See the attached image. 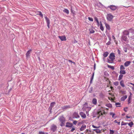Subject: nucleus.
<instances>
[{
	"mask_svg": "<svg viewBox=\"0 0 134 134\" xmlns=\"http://www.w3.org/2000/svg\"><path fill=\"white\" fill-rule=\"evenodd\" d=\"M131 62L130 61H127L124 63V65L126 67L130 65Z\"/></svg>",
	"mask_w": 134,
	"mask_h": 134,
	"instance_id": "obj_14",
	"label": "nucleus"
},
{
	"mask_svg": "<svg viewBox=\"0 0 134 134\" xmlns=\"http://www.w3.org/2000/svg\"><path fill=\"white\" fill-rule=\"evenodd\" d=\"M110 115H112V117L113 118L114 117V115H115V114L111 112L110 113Z\"/></svg>",
	"mask_w": 134,
	"mask_h": 134,
	"instance_id": "obj_43",
	"label": "nucleus"
},
{
	"mask_svg": "<svg viewBox=\"0 0 134 134\" xmlns=\"http://www.w3.org/2000/svg\"><path fill=\"white\" fill-rule=\"evenodd\" d=\"M127 123H128L125 122H124L123 121H122L121 122V125H125L127 124Z\"/></svg>",
	"mask_w": 134,
	"mask_h": 134,
	"instance_id": "obj_38",
	"label": "nucleus"
},
{
	"mask_svg": "<svg viewBox=\"0 0 134 134\" xmlns=\"http://www.w3.org/2000/svg\"><path fill=\"white\" fill-rule=\"evenodd\" d=\"M127 108H124V111L126 112L127 111Z\"/></svg>",
	"mask_w": 134,
	"mask_h": 134,
	"instance_id": "obj_53",
	"label": "nucleus"
},
{
	"mask_svg": "<svg viewBox=\"0 0 134 134\" xmlns=\"http://www.w3.org/2000/svg\"><path fill=\"white\" fill-rule=\"evenodd\" d=\"M115 56L113 53H111L108 58L107 62L109 63H112L115 59Z\"/></svg>",
	"mask_w": 134,
	"mask_h": 134,
	"instance_id": "obj_1",
	"label": "nucleus"
},
{
	"mask_svg": "<svg viewBox=\"0 0 134 134\" xmlns=\"http://www.w3.org/2000/svg\"><path fill=\"white\" fill-rule=\"evenodd\" d=\"M128 102L129 103H130V102H131L130 100H128Z\"/></svg>",
	"mask_w": 134,
	"mask_h": 134,
	"instance_id": "obj_61",
	"label": "nucleus"
},
{
	"mask_svg": "<svg viewBox=\"0 0 134 134\" xmlns=\"http://www.w3.org/2000/svg\"><path fill=\"white\" fill-rule=\"evenodd\" d=\"M58 37L62 41H65L66 40V39L65 36L64 35L62 36H59Z\"/></svg>",
	"mask_w": 134,
	"mask_h": 134,
	"instance_id": "obj_7",
	"label": "nucleus"
},
{
	"mask_svg": "<svg viewBox=\"0 0 134 134\" xmlns=\"http://www.w3.org/2000/svg\"><path fill=\"white\" fill-rule=\"evenodd\" d=\"M134 30L133 29L131 28V29H129V31L130 32H132L134 31Z\"/></svg>",
	"mask_w": 134,
	"mask_h": 134,
	"instance_id": "obj_47",
	"label": "nucleus"
},
{
	"mask_svg": "<svg viewBox=\"0 0 134 134\" xmlns=\"http://www.w3.org/2000/svg\"><path fill=\"white\" fill-rule=\"evenodd\" d=\"M88 131V129H86L85 131V132L86 133H87Z\"/></svg>",
	"mask_w": 134,
	"mask_h": 134,
	"instance_id": "obj_56",
	"label": "nucleus"
},
{
	"mask_svg": "<svg viewBox=\"0 0 134 134\" xmlns=\"http://www.w3.org/2000/svg\"><path fill=\"white\" fill-rule=\"evenodd\" d=\"M92 103L93 104L96 105L97 103V100L96 98H93L92 100Z\"/></svg>",
	"mask_w": 134,
	"mask_h": 134,
	"instance_id": "obj_18",
	"label": "nucleus"
},
{
	"mask_svg": "<svg viewBox=\"0 0 134 134\" xmlns=\"http://www.w3.org/2000/svg\"><path fill=\"white\" fill-rule=\"evenodd\" d=\"M57 127L56 125L54 124H53L51 126V130L53 132H54L56 131L57 129Z\"/></svg>",
	"mask_w": 134,
	"mask_h": 134,
	"instance_id": "obj_5",
	"label": "nucleus"
},
{
	"mask_svg": "<svg viewBox=\"0 0 134 134\" xmlns=\"http://www.w3.org/2000/svg\"><path fill=\"white\" fill-rule=\"evenodd\" d=\"M93 131H95L97 133H101V131L98 129H94L93 130Z\"/></svg>",
	"mask_w": 134,
	"mask_h": 134,
	"instance_id": "obj_16",
	"label": "nucleus"
},
{
	"mask_svg": "<svg viewBox=\"0 0 134 134\" xmlns=\"http://www.w3.org/2000/svg\"><path fill=\"white\" fill-rule=\"evenodd\" d=\"M118 53L119 55L120 54V51L119 49L118 50Z\"/></svg>",
	"mask_w": 134,
	"mask_h": 134,
	"instance_id": "obj_52",
	"label": "nucleus"
},
{
	"mask_svg": "<svg viewBox=\"0 0 134 134\" xmlns=\"http://www.w3.org/2000/svg\"><path fill=\"white\" fill-rule=\"evenodd\" d=\"M87 108H88V109L89 110H90L91 109V108L90 107H87Z\"/></svg>",
	"mask_w": 134,
	"mask_h": 134,
	"instance_id": "obj_63",
	"label": "nucleus"
},
{
	"mask_svg": "<svg viewBox=\"0 0 134 134\" xmlns=\"http://www.w3.org/2000/svg\"><path fill=\"white\" fill-rule=\"evenodd\" d=\"M59 120L60 122V126L62 127L65 125V119L63 116H60L59 119Z\"/></svg>",
	"mask_w": 134,
	"mask_h": 134,
	"instance_id": "obj_2",
	"label": "nucleus"
},
{
	"mask_svg": "<svg viewBox=\"0 0 134 134\" xmlns=\"http://www.w3.org/2000/svg\"><path fill=\"white\" fill-rule=\"evenodd\" d=\"M88 18L90 21H93V19L92 18L89 17Z\"/></svg>",
	"mask_w": 134,
	"mask_h": 134,
	"instance_id": "obj_44",
	"label": "nucleus"
},
{
	"mask_svg": "<svg viewBox=\"0 0 134 134\" xmlns=\"http://www.w3.org/2000/svg\"><path fill=\"white\" fill-rule=\"evenodd\" d=\"M38 12L39 13V15L42 17H43V15L42 14L41 12L40 11H38Z\"/></svg>",
	"mask_w": 134,
	"mask_h": 134,
	"instance_id": "obj_40",
	"label": "nucleus"
},
{
	"mask_svg": "<svg viewBox=\"0 0 134 134\" xmlns=\"http://www.w3.org/2000/svg\"><path fill=\"white\" fill-rule=\"evenodd\" d=\"M119 92L123 94H125L126 92L125 91H123L122 90H120L119 91Z\"/></svg>",
	"mask_w": 134,
	"mask_h": 134,
	"instance_id": "obj_30",
	"label": "nucleus"
},
{
	"mask_svg": "<svg viewBox=\"0 0 134 134\" xmlns=\"http://www.w3.org/2000/svg\"><path fill=\"white\" fill-rule=\"evenodd\" d=\"M105 112L104 110H98L97 112V115L98 118H99V117L101 115H103V114H105Z\"/></svg>",
	"mask_w": 134,
	"mask_h": 134,
	"instance_id": "obj_3",
	"label": "nucleus"
},
{
	"mask_svg": "<svg viewBox=\"0 0 134 134\" xmlns=\"http://www.w3.org/2000/svg\"><path fill=\"white\" fill-rule=\"evenodd\" d=\"M127 96L126 95L123 96L121 98V101H124L127 98Z\"/></svg>",
	"mask_w": 134,
	"mask_h": 134,
	"instance_id": "obj_19",
	"label": "nucleus"
},
{
	"mask_svg": "<svg viewBox=\"0 0 134 134\" xmlns=\"http://www.w3.org/2000/svg\"><path fill=\"white\" fill-rule=\"evenodd\" d=\"M107 67L108 68H110L111 69H112L113 70H114V68L113 66H111V65H108Z\"/></svg>",
	"mask_w": 134,
	"mask_h": 134,
	"instance_id": "obj_32",
	"label": "nucleus"
},
{
	"mask_svg": "<svg viewBox=\"0 0 134 134\" xmlns=\"http://www.w3.org/2000/svg\"><path fill=\"white\" fill-rule=\"evenodd\" d=\"M55 103L54 102H53L51 103L50 104V107H49V108L50 107H51V109H52V107H53L55 105Z\"/></svg>",
	"mask_w": 134,
	"mask_h": 134,
	"instance_id": "obj_21",
	"label": "nucleus"
},
{
	"mask_svg": "<svg viewBox=\"0 0 134 134\" xmlns=\"http://www.w3.org/2000/svg\"><path fill=\"white\" fill-rule=\"evenodd\" d=\"M105 24L106 27V29L109 30L110 29V27L109 25L108 24H107V23H105Z\"/></svg>",
	"mask_w": 134,
	"mask_h": 134,
	"instance_id": "obj_20",
	"label": "nucleus"
},
{
	"mask_svg": "<svg viewBox=\"0 0 134 134\" xmlns=\"http://www.w3.org/2000/svg\"><path fill=\"white\" fill-rule=\"evenodd\" d=\"M120 73L121 74H125L126 73V72L124 70H120Z\"/></svg>",
	"mask_w": 134,
	"mask_h": 134,
	"instance_id": "obj_25",
	"label": "nucleus"
},
{
	"mask_svg": "<svg viewBox=\"0 0 134 134\" xmlns=\"http://www.w3.org/2000/svg\"><path fill=\"white\" fill-rule=\"evenodd\" d=\"M39 134H48V133H44L43 132L40 131L39 132Z\"/></svg>",
	"mask_w": 134,
	"mask_h": 134,
	"instance_id": "obj_37",
	"label": "nucleus"
},
{
	"mask_svg": "<svg viewBox=\"0 0 134 134\" xmlns=\"http://www.w3.org/2000/svg\"><path fill=\"white\" fill-rule=\"evenodd\" d=\"M73 126V124L72 123L67 122L66 123V126L68 127H71Z\"/></svg>",
	"mask_w": 134,
	"mask_h": 134,
	"instance_id": "obj_9",
	"label": "nucleus"
},
{
	"mask_svg": "<svg viewBox=\"0 0 134 134\" xmlns=\"http://www.w3.org/2000/svg\"><path fill=\"white\" fill-rule=\"evenodd\" d=\"M111 43V42L110 41H109L106 44L107 45H108L110 44Z\"/></svg>",
	"mask_w": 134,
	"mask_h": 134,
	"instance_id": "obj_48",
	"label": "nucleus"
},
{
	"mask_svg": "<svg viewBox=\"0 0 134 134\" xmlns=\"http://www.w3.org/2000/svg\"><path fill=\"white\" fill-rule=\"evenodd\" d=\"M94 76V74H93L90 80V83H91L93 79Z\"/></svg>",
	"mask_w": 134,
	"mask_h": 134,
	"instance_id": "obj_35",
	"label": "nucleus"
},
{
	"mask_svg": "<svg viewBox=\"0 0 134 134\" xmlns=\"http://www.w3.org/2000/svg\"><path fill=\"white\" fill-rule=\"evenodd\" d=\"M125 69V67L123 65H120V70H123Z\"/></svg>",
	"mask_w": 134,
	"mask_h": 134,
	"instance_id": "obj_29",
	"label": "nucleus"
},
{
	"mask_svg": "<svg viewBox=\"0 0 134 134\" xmlns=\"http://www.w3.org/2000/svg\"><path fill=\"white\" fill-rule=\"evenodd\" d=\"M31 49H30L27 51L26 54V56L27 58H28L30 56V54L31 51Z\"/></svg>",
	"mask_w": 134,
	"mask_h": 134,
	"instance_id": "obj_11",
	"label": "nucleus"
},
{
	"mask_svg": "<svg viewBox=\"0 0 134 134\" xmlns=\"http://www.w3.org/2000/svg\"><path fill=\"white\" fill-rule=\"evenodd\" d=\"M80 115L81 117L83 118H86V114L82 112L80 113Z\"/></svg>",
	"mask_w": 134,
	"mask_h": 134,
	"instance_id": "obj_13",
	"label": "nucleus"
},
{
	"mask_svg": "<svg viewBox=\"0 0 134 134\" xmlns=\"http://www.w3.org/2000/svg\"><path fill=\"white\" fill-rule=\"evenodd\" d=\"M45 18L47 24V27L49 28V25L50 23L49 19L46 16H45Z\"/></svg>",
	"mask_w": 134,
	"mask_h": 134,
	"instance_id": "obj_6",
	"label": "nucleus"
},
{
	"mask_svg": "<svg viewBox=\"0 0 134 134\" xmlns=\"http://www.w3.org/2000/svg\"><path fill=\"white\" fill-rule=\"evenodd\" d=\"M120 85L123 87H125V85L124 84V82L123 80H121L120 82Z\"/></svg>",
	"mask_w": 134,
	"mask_h": 134,
	"instance_id": "obj_22",
	"label": "nucleus"
},
{
	"mask_svg": "<svg viewBox=\"0 0 134 134\" xmlns=\"http://www.w3.org/2000/svg\"><path fill=\"white\" fill-rule=\"evenodd\" d=\"M123 33L124 34V35H128L129 34V32L128 31H124Z\"/></svg>",
	"mask_w": 134,
	"mask_h": 134,
	"instance_id": "obj_23",
	"label": "nucleus"
},
{
	"mask_svg": "<svg viewBox=\"0 0 134 134\" xmlns=\"http://www.w3.org/2000/svg\"><path fill=\"white\" fill-rule=\"evenodd\" d=\"M77 122V121L76 120L74 121L73 123L74 124L76 125Z\"/></svg>",
	"mask_w": 134,
	"mask_h": 134,
	"instance_id": "obj_50",
	"label": "nucleus"
},
{
	"mask_svg": "<svg viewBox=\"0 0 134 134\" xmlns=\"http://www.w3.org/2000/svg\"><path fill=\"white\" fill-rule=\"evenodd\" d=\"M99 96L100 97L102 98L104 96V94L102 93H100L99 94Z\"/></svg>",
	"mask_w": 134,
	"mask_h": 134,
	"instance_id": "obj_39",
	"label": "nucleus"
},
{
	"mask_svg": "<svg viewBox=\"0 0 134 134\" xmlns=\"http://www.w3.org/2000/svg\"><path fill=\"white\" fill-rule=\"evenodd\" d=\"M112 37L113 39L114 40L115 39V38L114 36H112Z\"/></svg>",
	"mask_w": 134,
	"mask_h": 134,
	"instance_id": "obj_58",
	"label": "nucleus"
},
{
	"mask_svg": "<svg viewBox=\"0 0 134 134\" xmlns=\"http://www.w3.org/2000/svg\"><path fill=\"white\" fill-rule=\"evenodd\" d=\"M94 20L95 21H96L97 22H98V19L96 17H95L94 18Z\"/></svg>",
	"mask_w": 134,
	"mask_h": 134,
	"instance_id": "obj_46",
	"label": "nucleus"
},
{
	"mask_svg": "<svg viewBox=\"0 0 134 134\" xmlns=\"http://www.w3.org/2000/svg\"><path fill=\"white\" fill-rule=\"evenodd\" d=\"M124 51L125 52H127V49L126 48H125L124 49Z\"/></svg>",
	"mask_w": 134,
	"mask_h": 134,
	"instance_id": "obj_57",
	"label": "nucleus"
},
{
	"mask_svg": "<svg viewBox=\"0 0 134 134\" xmlns=\"http://www.w3.org/2000/svg\"><path fill=\"white\" fill-rule=\"evenodd\" d=\"M128 83L129 84H131V85H133V86H134V84H133V83H132L129 82V83Z\"/></svg>",
	"mask_w": 134,
	"mask_h": 134,
	"instance_id": "obj_54",
	"label": "nucleus"
},
{
	"mask_svg": "<svg viewBox=\"0 0 134 134\" xmlns=\"http://www.w3.org/2000/svg\"><path fill=\"white\" fill-rule=\"evenodd\" d=\"M122 38L123 40L124 41H127L128 38L127 37L124 35H123L122 37Z\"/></svg>",
	"mask_w": 134,
	"mask_h": 134,
	"instance_id": "obj_17",
	"label": "nucleus"
},
{
	"mask_svg": "<svg viewBox=\"0 0 134 134\" xmlns=\"http://www.w3.org/2000/svg\"><path fill=\"white\" fill-rule=\"evenodd\" d=\"M123 77V75L122 74H121L119 76V78H118V80H120Z\"/></svg>",
	"mask_w": 134,
	"mask_h": 134,
	"instance_id": "obj_28",
	"label": "nucleus"
},
{
	"mask_svg": "<svg viewBox=\"0 0 134 134\" xmlns=\"http://www.w3.org/2000/svg\"><path fill=\"white\" fill-rule=\"evenodd\" d=\"M63 12L67 14H68L69 13V10L67 9H65L64 10H63Z\"/></svg>",
	"mask_w": 134,
	"mask_h": 134,
	"instance_id": "obj_26",
	"label": "nucleus"
},
{
	"mask_svg": "<svg viewBox=\"0 0 134 134\" xmlns=\"http://www.w3.org/2000/svg\"><path fill=\"white\" fill-rule=\"evenodd\" d=\"M68 61H69L70 62V63H72V62L71 60H68Z\"/></svg>",
	"mask_w": 134,
	"mask_h": 134,
	"instance_id": "obj_60",
	"label": "nucleus"
},
{
	"mask_svg": "<svg viewBox=\"0 0 134 134\" xmlns=\"http://www.w3.org/2000/svg\"><path fill=\"white\" fill-rule=\"evenodd\" d=\"M86 128V125H85L83 124L82 125L80 128V130L81 131H83L85 130Z\"/></svg>",
	"mask_w": 134,
	"mask_h": 134,
	"instance_id": "obj_12",
	"label": "nucleus"
},
{
	"mask_svg": "<svg viewBox=\"0 0 134 134\" xmlns=\"http://www.w3.org/2000/svg\"><path fill=\"white\" fill-rule=\"evenodd\" d=\"M75 127H72V128L71 130V132H73L75 130Z\"/></svg>",
	"mask_w": 134,
	"mask_h": 134,
	"instance_id": "obj_45",
	"label": "nucleus"
},
{
	"mask_svg": "<svg viewBox=\"0 0 134 134\" xmlns=\"http://www.w3.org/2000/svg\"><path fill=\"white\" fill-rule=\"evenodd\" d=\"M127 124L130 126V127H132L133 125V123L132 122H131L129 123H128Z\"/></svg>",
	"mask_w": 134,
	"mask_h": 134,
	"instance_id": "obj_24",
	"label": "nucleus"
},
{
	"mask_svg": "<svg viewBox=\"0 0 134 134\" xmlns=\"http://www.w3.org/2000/svg\"><path fill=\"white\" fill-rule=\"evenodd\" d=\"M92 127L93 128H99L100 127V126H96L94 125H92Z\"/></svg>",
	"mask_w": 134,
	"mask_h": 134,
	"instance_id": "obj_42",
	"label": "nucleus"
},
{
	"mask_svg": "<svg viewBox=\"0 0 134 134\" xmlns=\"http://www.w3.org/2000/svg\"><path fill=\"white\" fill-rule=\"evenodd\" d=\"M130 94H131V95L132 94L131 93ZM131 99V95H130L129 97L128 100H130Z\"/></svg>",
	"mask_w": 134,
	"mask_h": 134,
	"instance_id": "obj_51",
	"label": "nucleus"
},
{
	"mask_svg": "<svg viewBox=\"0 0 134 134\" xmlns=\"http://www.w3.org/2000/svg\"><path fill=\"white\" fill-rule=\"evenodd\" d=\"M70 108V107L69 105V106L66 105V106H64L63 107V109H66L67 108Z\"/></svg>",
	"mask_w": 134,
	"mask_h": 134,
	"instance_id": "obj_34",
	"label": "nucleus"
},
{
	"mask_svg": "<svg viewBox=\"0 0 134 134\" xmlns=\"http://www.w3.org/2000/svg\"><path fill=\"white\" fill-rule=\"evenodd\" d=\"M114 17V16L110 14H108L107 15V20L109 21H111Z\"/></svg>",
	"mask_w": 134,
	"mask_h": 134,
	"instance_id": "obj_4",
	"label": "nucleus"
},
{
	"mask_svg": "<svg viewBox=\"0 0 134 134\" xmlns=\"http://www.w3.org/2000/svg\"><path fill=\"white\" fill-rule=\"evenodd\" d=\"M89 31L90 33H93L94 32V30L92 29H89Z\"/></svg>",
	"mask_w": 134,
	"mask_h": 134,
	"instance_id": "obj_33",
	"label": "nucleus"
},
{
	"mask_svg": "<svg viewBox=\"0 0 134 134\" xmlns=\"http://www.w3.org/2000/svg\"><path fill=\"white\" fill-rule=\"evenodd\" d=\"M84 105L85 106H87V103H85L84 104Z\"/></svg>",
	"mask_w": 134,
	"mask_h": 134,
	"instance_id": "obj_59",
	"label": "nucleus"
},
{
	"mask_svg": "<svg viewBox=\"0 0 134 134\" xmlns=\"http://www.w3.org/2000/svg\"><path fill=\"white\" fill-rule=\"evenodd\" d=\"M110 134H113L114 133V131L113 130H110Z\"/></svg>",
	"mask_w": 134,
	"mask_h": 134,
	"instance_id": "obj_41",
	"label": "nucleus"
},
{
	"mask_svg": "<svg viewBox=\"0 0 134 134\" xmlns=\"http://www.w3.org/2000/svg\"><path fill=\"white\" fill-rule=\"evenodd\" d=\"M114 85L115 86H117L119 85V82L118 81H116L114 82Z\"/></svg>",
	"mask_w": 134,
	"mask_h": 134,
	"instance_id": "obj_36",
	"label": "nucleus"
},
{
	"mask_svg": "<svg viewBox=\"0 0 134 134\" xmlns=\"http://www.w3.org/2000/svg\"><path fill=\"white\" fill-rule=\"evenodd\" d=\"M107 106L108 107H110L111 106V104H108V105Z\"/></svg>",
	"mask_w": 134,
	"mask_h": 134,
	"instance_id": "obj_55",
	"label": "nucleus"
},
{
	"mask_svg": "<svg viewBox=\"0 0 134 134\" xmlns=\"http://www.w3.org/2000/svg\"><path fill=\"white\" fill-rule=\"evenodd\" d=\"M108 7L113 10H114L117 9L116 7L114 5H111Z\"/></svg>",
	"mask_w": 134,
	"mask_h": 134,
	"instance_id": "obj_8",
	"label": "nucleus"
},
{
	"mask_svg": "<svg viewBox=\"0 0 134 134\" xmlns=\"http://www.w3.org/2000/svg\"><path fill=\"white\" fill-rule=\"evenodd\" d=\"M97 25L99 26V21H98V22H97Z\"/></svg>",
	"mask_w": 134,
	"mask_h": 134,
	"instance_id": "obj_62",
	"label": "nucleus"
},
{
	"mask_svg": "<svg viewBox=\"0 0 134 134\" xmlns=\"http://www.w3.org/2000/svg\"><path fill=\"white\" fill-rule=\"evenodd\" d=\"M114 122L118 123V124L119 125H120V122H118L116 120H115Z\"/></svg>",
	"mask_w": 134,
	"mask_h": 134,
	"instance_id": "obj_49",
	"label": "nucleus"
},
{
	"mask_svg": "<svg viewBox=\"0 0 134 134\" xmlns=\"http://www.w3.org/2000/svg\"><path fill=\"white\" fill-rule=\"evenodd\" d=\"M100 23H101V24L100 25V28L101 30L103 31L104 29V28L103 26L102 25V24L101 23V22H100Z\"/></svg>",
	"mask_w": 134,
	"mask_h": 134,
	"instance_id": "obj_27",
	"label": "nucleus"
},
{
	"mask_svg": "<svg viewBox=\"0 0 134 134\" xmlns=\"http://www.w3.org/2000/svg\"><path fill=\"white\" fill-rule=\"evenodd\" d=\"M110 88H111V90H112L113 89V87L112 86H110Z\"/></svg>",
	"mask_w": 134,
	"mask_h": 134,
	"instance_id": "obj_64",
	"label": "nucleus"
},
{
	"mask_svg": "<svg viewBox=\"0 0 134 134\" xmlns=\"http://www.w3.org/2000/svg\"><path fill=\"white\" fill-rule=\"evenodd\" d=\"M109 54V53L108 52H106L104 53L103 54V56L104 57L103 58V59L104 60V59L106 57H107L108 54Z\"/></svg>",
	"mask_w": 134,
	"mask_h": 134,
	"instance_id": "obj_15",
	"label": "nucleus"
},
{
	"mask_svg": "<svg viewBox=\"0 0 134 134\" xmlns=\"http://www.w3.org/2000/svg\"><path fill=\"white\" fill-rule=\"evenodd\" d=\"M73 118H78L80 117V116L76 112L74 113L73 114Z\"/></svg>",
	"mask_w": 134,
	"mask_h": 134,
	"instance_id": "obj_10",
	"label": "nucleus"
},
{
	"mask_svg": "<svg viewBox=\"0 0 134 134\" xmlns=\"http://www.w3.org/2000/svg\"><path fill=\"white\" fill-rule=\"evenodd\" d=\"M121 104L120 103H115V105L117 107H120Z\"/></svg>",
	"mask_w": 134,
	"mask_h": 134,
	"instance_id": "obj_31",
	"label": "nucleus"
}]
</instances>
